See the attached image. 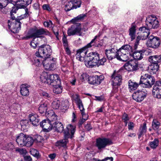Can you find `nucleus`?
<instances>
[{
    "label": "nucleus",
    "instance_id": "obj_28",
    "mask_svg": "<svg viewBox=\"0 0 161 161\" xmlns=\"http://www.w3.org/2000/svg\"><path fill=\"white\" fill-rule=\"evenodd\" d=\"M32 0H17V2L21 8H25L31 4Z\"/></svg>",
    "mask_w": 161,
    "mask_h": 161
},
{
    "label": "nucleus",
    "instance_id": "obj_61",
    "mask_svg": "<svg viewBox=\"0 0 161 161\" xmlns=\"http://www.w3.org/2000/svg\"><path fill=\"white\" fill-rule=\"evenodd\" d=\"M42 96L45 98H50L51 97V94H48L46 92H43L42 93Z\"/></svg>",
    "mask_w": 161,
    "mask_h": 161
},
{
    "label": "nucleus",
    "instance_id": "obj_3",
    "mask_svg": "<svg viewBox=\"0 0 161 161\" xmlns=\"http://www.w3.org/2000/svg\"><path fill=\"white\" fill-rule=\"evenodd\" d=\"M40 78L42 82L48 85H54L56 83L59 84L60 82V80L57 74H50L43 72Z\"/></svg>",
    "mask_w": 161,
    "mask_h": 161
},
{
    "label": "nucleus",
    "instance_id": "obj_57",
    "mask_svg": "<svg viewBox=\"0 0 161 161\" xmlns=\"http://www.w3.org/2000/svg\"><path fill=\"white\" fill-rule=\"evenodd\" d=\"M55 67V64L53 62V61L52 60V62H51L49 65V66L47 69H46L49 70H52L54 69Z\"/></svg>",
    "mask_w": 161,
    "mask_h": 161
},
{
    "label": "nucleus",
    "instance_id": "obj_38",
    "mask_svg": "<svg viewBox=\"0 0 161 161\" xmlns=\"http://www.w3.org/2000/svg\"><path fill=\"white\" fill-rule=\"evenodd\" d=\"M136 32V27L135 26H132L129 29V34L131 41H133L135 38Z\"/></svg>",
    "mask_w": 161,
    "mask_h": 161
},
{
    "label": "nucleus",
    "instance_id": "obj_16",
    "mask_svg": "<svg viewBox=\"0 0 161 161\" xmlns=\"http://www.w3.org/2000/svg\"><path fill=\"white\" fill-rule=\"evenodd\" d=\"M21 23L20 22V20L18 19H16L14 22L12 23L10 25H8L9 28H10L12 29V31L14 33H18L21 28Z\"/></svg>",
    "mask_w": 161,
    "mask_h": 161
},
{
    "label": "nucleus",
    "instance_id": "obj_44",
    "mask_svg": "<svg viewBox=\"0 0 161 161\" xmlns=\"http://www.w3.org/2000/svg\"><path fill=\"white\" fill-rule=\"evenodd\" d=\"M20 123L21 128L24 130L26 129L29 126L28 121L27 120H22Z\"/></svg>",
    "mask_w": 161,
    "mask_h": 161
},
{
    "label": "nucleus",
    "instance_id": "obj_4",
    "mask_svg": "<svg viewBox=\"0 0 161 161\" xmlns=\"http://www.w3.org/2000/svg\"><path fill=\"white\" fill-rule=\"evenodd\" d=\"M97 37V36H95L94 38L86 45L77 50L76 54V58L78 60L81 62H83L84 60V57L87 53V49L92 47L93 46L95 45Z\"/></svg>",
    "mask_w": 161,
    "mask_h": 161
},
{
    "label": "nucleus",
    "instance_id": "obj_14",
    "mask_svg": "<svg viewBox=\"0 0 161 161\" xmlns=\"http://www.w3.org/2000/svg\"><path fill=\"white\" fill-rule=\"evenodd\" d=\"M152 94L154 97L161 98V82L157 81L153 86Z\"/></svg>",
    "mask_w": 161,
    "mask_h": 161
},
{
    "label": "nucleus",
    "instance_id": "obj_9",
    "mask_svg": "<svg viewBox=\"0 0 161 161\" xmlns=\"http://www.w3.org/2000/svg\"><path fill=\"white\" fill-rule=\"evenodd\" d=\"M160 43V40L158 37L151 35L148 37L146 44L149 47L156 49L159 46Z\"/></svg>",
    "mask_w": 161,
    "mask_h": 161
},
{
    "label": "nucleus",
    "instance_id": "obj_41",
    "mask_svg": "<svg viewBox=\"0 0 161 161\" xmlns=\"http://www.w3.org/2000/svg\"><path fill=\"white\" fill-rule=\"evenodd\" d=\"M69 101L67 100H63L61 103L60 108L63 109H66L69 107Z\"/></svg>",
    "mask_w": 161,
    "mask_h": 161
},
{
    "label": "nucleus",
    "instance_id": "obj_21",
    "mask_svg": "<svg viewBox=\"0 0 161 161\" xmlns=\"http://www.w3.org/2000/svg\"><path fill=\"white\" fill-rule=\"evenodd\" d=\"M133 52L132 47L129 45L126 44L120 48L119 49L118 54L121 53H130Z\"/></svg>",
    "mask_w": 161,
    "mask_h": 161
},
{
    "label": "nucleus",
    "instance_id": "obj_48",
    "mask_svg": "<svg viewBox=\"0 0 161 161\" xmlns=\"http://www.w3.org/2000/svg\"><path fill=\"white\" fill-rule=\"evenodd\" d=\"M87 14H80L76 18H75L74 19H73L72 20V21L74 23L76 21H78L80 20H81V19H83L86 16Z\"/></svg>",
    "mask_w": 161,
    "mask_h": 161
},
{
    "label": "nucleus",
    "instance_id": "obj_18",
    "mask_svg": "<svg viewBox=\"0 0 161 161\" xmlns=\"http://www.w3.org/2000/svg\"><path fill=\"white\" fill-rule=\"evenodd\" d=\"M81 31L80 28L75 25H72L68 30L67 33L69 36H73L75 35L81 36L82 35Z\"/></svg>",
    "mask_w": 161,
    "mask_h": 161
},
{
    "label": "nucleus",
    "instance_id": "obj_15",
    "mask_svg": "<svg viewBox=\"0 0 161 161\" xmlns=\"http://www.w3.org/2000/svg\"><path fill=\"white\" fill-rule=\"evenodd\" d=\"M126 69L130 71H134L138 70L139 69L137 63L133 61H130L124 65Z\"/></svg>",
    "mask_w": 161,
    "mask_h": 161
},
{
    "label": "nucleus",
    "instance_id": "obj_29",
    "mask_svg": "<svg viewBox=\"0 0 161 161\" xmlns=\"http://www.w3.org/2000/svg\"><path fill=\"white\" fill-rule=\"evenodd\" d=\"M130 55L131 54L130 53H121L118 55L117 59L123 61H126L129 59Z\"/></svg>",
    "mask_w": 161,
    "mask_h": 161
},
{
    "label": "nucleus",
    "instance_id": "obj_49",
    "mask_svg": "<svg viewBox=\"0 0 161 161\" xmlns=\"http://www.w3.org/2000/svg\"><path fill=\"white\" fill-rule=\"evenodd\" d=\"M37 41V38H34L31 42V46L32 47H33V48L34 49L36 48L38 44V43Z\"/></svg>",
    "mask_w": 161,
    "mask_h": 161
},
{
    "label": "nucleus",
    "instance_id": "obj_7",
    "mask_svg": "<svg viewBox=\"0 0 161 161\" xmlns=\"http://www.w3.org/2000/svg\"><path fill=\"white\" fill-rule=\"evenodd\" d=\"M52 50L50 46L48 45H42L38 48V51L36 52V56L42 55V57H49L51 55Z\"/></svg>",
    "mask_w": 161,
    "mask_h": 161
},
{
    "label": "nucleus",
    "instance_id": "obj_36",
    "mask_svg": "<svg viewBox=\"0 0 161 161\" xmlns=\"http://www.w3.org/2000/svg\"><path fill=\"white\" fill-rule=\"evenodd\" d=\"M46 58L43 60L42 59V64L44 67L46 69L48 68L49 65L51 62H52V60L53 58H52L51 60L49 57H45Z\"/></svg>",
    "mask_w": 161,
    "mask_h": 161
},
{
    "label": "nucleus",
    "instance_id": "obj_60",
    "mask_svg": "<svg viewBox=\"0 0 161 161\" xmlns=\"http://www.w3.org/2000/svg\"><path fill=\"white\" fill-rule=\"evenodd\" d=\"M85 129L89 131L92 129V127L91 126L90 123L88 122L85 126Z\"/></svg>",
    "mask_w": 161,
    "mask_h": 161
},
{
    "label": "nucleus",
    "instance_id": "obj_56",
    "mask_svg": "<svg viewBox=\"0 0 161 161\" xmlns=\"http://www.w3.org/2000/svg\"><path fill=\"white\" fill-rule=\"evenodd\" d=\"M42 8L44 10H46L48 12H50L52 8L48 4H45L42 6Z\"/></svg>",
    "mask_w": 161,
    "mask_h": 161
},
{
    "label": "nucleus",
    "instance_id": "obj_27",
    "mask_svg": "<svg viewBox=\"0 0 161 161\" xmlns=\"http://www.w3.org/2000/svg\"><path fill=\"white\" fill-rule=\"evenodd\" d=\"M149 61L153 63H157L161 62V55L150 56L148 58Z\"/></svg>",
    "mask_w": 161,
    "mask_h": 161
},
{
    "label": "nucleus",
    "instance_id": "obj_13",
    "mask_svg": "<svg viewBox=\"0 0 161 161\" xmlns=\"http://www.w3.org/2000/svg\"><path fill=\"white\" fill-rule=\"evenodd\" d=\"M105 53L108 58L109 60H112L115 58L117 59L118 55L119 54V50L114 47L105 50Z\"/></svg>",
    "mask_w": 161,
    "mask_h": 161
},
{
    "label": "nucleus",
    "instance_id": "obj_37",
    "mask_svg": "<svg viewBox=\"0 0 161 161\" xmlns=\"http://www.w3.org/2000/svg\"><path fill=\"white\" fill-rule=\"evenodd\" d=\"M25 138L26 139L25 140V146H27V147L30 146L33 144L34 142L33 138L31 136H29L27 135H26Z\"/></svg>",
    "mask_w": 161,
    "mask_h": 161
},
{
    "label": "nucleus",
    "instance_id": "obj_55",
    "mask_svg": "<svg viewBox=\"0 0 161 161\" xmlns=\"http://www.w3.org/2000/svg\"><path fill=\"white\" fill-rule=\"evenodd\" d=\"M62 41L64 47L68 46V41L66 37L64 34H63V36L62 38Z\"/></svg>",
    "mask_w": 161,
    "mask_h": 161
},
{
    "label": "nucleus",
    "instance_id": "obj_17",
    "mask_svg": "<svg viewBox=\"0 0 161 161\" xmlns=\"http://www.w3.org/2000/svg\"><path fill=\"white\" fill-rule=\"evenodd\" d=\"M40 124L45 131L49 132L53 129V123H51L48 119L43 120Z\"/></svg>",
    "mask_w": 161,
    "mask_h": 161
},
{
    "label": "nucleus",
    "instance_id": "obj_25",
    "mask_svg": "<svg viewBox=\"0 0 161 161\" xmlns=\"http://www.w3.org/2000/svg\"><path fill=\"white\" fill-rule=\"evenodd\" d=\"M30 86L27 84L22 85L20 86V93L24 96H27L29 94V88Z\"/></svg>",
    "mask_w": 161,
    "mask_h": 161
},
{
    "label": "nucleus",
    "instance_id": "obj_52",
    "mask_svg": "<svg viewBox=\"0 0 161 161\" xmlns=\"http://www.w3.org/2000/svg\"><path fill=\"white\" fill-rule=\"evenodd\" d=\"M139 30L140 32V33H144L147 32L150 33L149 29L145 26L140 27Z\"/></svg>",
    "mask_w": 161,
    "mask_h": 161
},
{
    "label": "nucleus",
    "instance_id": "obj_20",
    "mask_svg": "<svg viewBox=\"0 0 161 161\" xmlns=\"http://www.w3.org/2000/svg\"><path fill=\"white\" fill-rule=\"evenodd\" d=\"M26 135L20 133L16 137V142L18 145L20 147H23L25 145Z\"/></svg>",
    "mask_w": 161,
    "mask_h": 161
},
{
    "label": "nucleus",
    "instance_id": "obj_32",
    "mask_svg": "<svg viewBox=\"0 0 161 161\" xmlns=\"http://www.w3.org/2000/svg\"><path fill=\"white\" fill-rule=\"evenodd\" d=\"M61 81L59 83H56L54 85H52L54 87L53 89V93L56 94H58L62 92V88L61 86L60 85Z\"/></svg>",
    "mask_w": 161,
    "mask_h": 161
},
{
    "label": "nucleus",
    "instance_id": "obj_45",
    "mask_svg": "<svg viewBox=\"0 0 161 161\" xmlns=\"http://www.w3.org/2000/svg\"><path fill=\"white\" fill-rule=\"evenodd\" d=\"M159 141L157 139H155L154 140L150 143V145L151 148L155 149L158 145Z\"/></svg>",
    "mask_w": 161,
    "mask_h": 161
},
{
    "label": "nucleus",
    "instance_id": "obj_8",
    "mask_svg": "<svg viewBox=\"0 0 161 161\" xmlns=\"http://www.w3.org/2000/svg\"><path fill=\"white\" fill-rule=\"evenodd\" d=\"M49 32L43 28L38 29L36 28L31 29L28 33L29 37L36 38L40 37V36L42 34L48 35Z\"/></svg>",
    "mask_w": 161,
    "mask_h": 161
},
{
    "label": "nucleus",
    "instance_id": "obj_6",
    "mask_svg": "<svg viewBox=\"0 0 161 161\" xmlns=\"http://www.w3.org/2000/svg\"><path fill=\"white\" fill-rule=\"evenodd\" d=\"M155 80L151 75L147 74L142 75L140 78V84H144L145 88H151L155 82Z\"/></svg>",
    "mask_w": 161,
    "mask_h": 161
},
{
    "label": "nucleus",
    "instance_id": "obj_11",
    "mask_svg": "<svg viewBox=\"0 0 161 161\" xmlns=\"http://www.w3.org/2000/svg\"><path fill=\"white\" fill-rule=\"evenodd\" d=\"M112 144V140L109 139L105 138L97 139L96 141V146L98 150L105 148L108 145Z\"/></svg>",
    "mask_w": 161,
    "mask_h": 161
},
{
    "label": "nucleus",
    "instance_id": "obj_19",
    "mask_svg": "<svg viewBox=\"0 0 161 161\" xmlns=\"http://www.w3.org/2000/svg\"><path fill=\"white\" fill-rule=\"evenodd\" d=\"M103 79V76L102 75L100 76L96 75L92 77H90L88 81L91 84L99 85L100 84Z\"/></svg>",
    "mask_w": 161,
    "mask_h": 161
},
{
    "label": "nucleus",
    "instance_id": "obj_53",
    "mask_svg": "<svg viewBox=\"0 0 161 161\" xmlns=\"http://www.w3.org/2000/svg\"><path fill=\"white\" fill-rule=\"evenodd\" d=\"M34 141H36L37 142H40L43 140V137L39 135H36L34 136V138L33 139Z\"/></svg>",
    "mask_w": 161,
    "mask_h": 161
},
{
    "label": "nucleus",
    "instance_id": "obj_58",
    "mask_svg": "<svg viewBox=\"0 0 161 161\" xmlns=\"http://www.w3.org/2000/svg\"><path fill=\"white\" fill-rule=\"evenodd\" d=\"M43 24L45 27L51 28L52 27L53 23L51 21L49 20L48 21L44 22Z\"/></svg>",
    "mask_w": 161,
    "mask_h": 161
},
{
    "label": "nucleus",
    "instance_id": "obj_26",
    "mask_svg": "<svg viewBox=\"0 0 161 161\" xmlns=\"http://www.w3.org/2000/svg\"><path fill=\"white\" fill-rule=\"evenodd\" d=\"M29 118L30 122L34 126H36L39 124V120L37 115L36 114H31L29 115Z\"/></svg>",
    "mask_w": 161,
    "mask_h": 161
},
{
    "label": "nucleus",
    "instance_id": "obj_39",
    "mask_svg": "<svg viewBox=\"0 0 161 161\" xmlns=\"http://www.w3.org/2000/svg\"><path fill=\"white\" fill-rule=\"evenodd\" d=\"M89 78V76L86 73H83L81 75L80 77L78 83V85H79L81 83L84 82L88 80Z\"/></svg>",
    "mask_w": 161,
    "mask_h": 161
},
{
    "label": "nucleus",
    "instance_id": "obj_31",
    "mask_svg": "<svg viewBox=\"0 0 161 161\" xmlns=\"http://www.w3.org/2000/svg\"><path fill=\"white\" fill-rule=\"evenodd\" d=\"M129 89L130 92L136 90L139 84L136 82H133L131 80L128 81Z\"/></svg>",
    "mask_w": 161,
    "mask_h": 161
},
{
    "label": "nucleus",
    "instance_id": "obj_12",
    "mask_svg": "<svg viewBox=\"0 0 161 161\" xmlns=\"http://www.w3.org/2000/svg\"><path fill=\"white\" fill-rule=\"evenodd\" d=\"M147 93V91L145 89L137 91L133 93V98L137 102H141L146 97Z\"/></svg>",
    "mask_w": 161,
    "mask_h": 161
},
{
    "label": "nucleus",
    "instance_id": "obj_40",
    "mask_svg": "<svg viewBox=\"0 0 161 161\" xmlns=\"http://www.w3.org/2000/svg\"><path fill=\"white\" fill-rule=\"evenodd\" d=\"M76 103L78 108L80 109L82 116H83L84 115H85V109L84 108L83 104L82 103V100H81L79 101L78 102Z\"/></svg>",
    "mask_w": 161,
    "mask_h": 161
},
{
    "label": "nucleus",
    "instance_id": "obj_50",
    "mask_svg": "<svg viewBox=\"0 0 161 161\" xmlns=\"http://www.w3.org/2000/svg\"><path fill=\"white\" fill-rule=\"evenodd\" d=\"M30 152L31 155L36 158H38L39 157V152L36 149L32 148L31 149Z\"/></svg>",
    "mask_w": 161,
    "mask_h": 161
},
{
    "label": "nucleus",
    "instance_id": "obj_64",
    "mask_svg": "<svg viewBox=\"0 0 161 161\" xmlns=\"http://www.w3.org/2000/svg\"><path fill=\"white\" fill-rule=\"evenodd\" d=\"M122 119L124 121L129 120V118L128 117V115L125 113H124L122 116Z\"/></svg>",
    "mask_w": 161,
    "mask_h": 161
},
{
    "label": "nucleus",
    "instance_id": "obj_54",
    "mask_svg": "<svg viewBox=\"0 0 161 161\" xmlns=\"http://www.w3.org/2000/svg\"><path fill=\"white\" fill-rule=\"evenodd\" d=\"M73 9H74V8L71 3H70V2L65 6L64 9L66 11H69Z\"/></svg>",
    "mask_w": 161,
    "mask_h": 161
},
{
    "label": "nucleus",
    "instance_id": "obj_22",
    "mask_svg": "<svg viewBox=\"0 0 161 161\" xmlns=\"http://www.w3.org/2000/svg\"><path fill=\"white\" fill-rule=\"evenodd\" d=\"M145 52V51L144 50L139 51H135L134 52L133 51V53H132L131 55L135 59L139 60L143 58Z\"/></svg>",
    "mask_w": 161,
    "mask_h": 161
},
{
    "label": "nucleus",
    "instance_id": "obj_30",
    "mask_svg": "<svg viewBox=\"0 0 161 161\" xmlns=\"http://www.w3.org/2000/svg\"><path fill=\"white\" fill-rule=\"evenodd\" d=\"M148 69L152 74H155L158 70L159 66L157 63H153L149 65L148 67Z\"/></svg>",
    "mask_w": 161,
    "mask_h": 161
},
{
    "label": "nucleus",
    "instance_id": "obj_24",
    "mask_svg": "<svg viewBox=\"0 0 161 161\" xmlns=\"http://www.w3.org/2000/svg\"><path fill=\"white\" fill-rule=\"evenodd\" d=\"M53 128H55V130L58 132H62L63 131L64 133V130L65 129H64L63 124L58 121L53 123Z\"/></svg>",
    "mask_w": 161,
    "mask_h": 161
},
{
    "label": "nucleus",
    "instance_id": "obj_34",
    "mask_svg": "<svg viewBox=\"0 0 161 161\" xmlns=\"http://www.w3.org/2000/svg\"><path fill=\"white\" fill-rule=\"evenodd\" d=\"M36 56V57L34 58L33 60H32V62L36 66H39L42 64V61L43 58L42 57V55Z\"/></svg>",
    "mask_w": 161,
    "mask_h": 161
},
{
    "label": "nucleus",
    "instance_id": "obj_51",
    "mask_svg": "<svg viewBox=\"0 0 161 161\" xmlns=\"http://www.w3.org/2000/svg\"><path fill=\"white\" fill-rule=\"evenodd\" d=\"M60 102L58 100H56L54 101L53 103V106L54 108L57 109L60 106Z\"/></svg>",
    "mask_w": 161,
    "mask_h": 161
},
{
    "label": "nucleus",
    "instance_id": "obj_5",
    "mask_svg": "<svg viewBox=\"0 0 161 161\" xmlns=\"http://www.w3.org/2000/svg\"><path fill=\"white\" fill-rule=\"evenodd\" d=\"M111 80L113 86V90L115 92L118 91L119 86L120 85L122 77L121 71L115 70L111 76Z\"/></svg>",
    "mask_w": 161,
    "mask_h": 161
},
{
    "label": "nucleus",
    "instance_id": "obj_47",
    "mask_svg": "<svg viewBox=\"0 0 161 161\" xmlns=\"http://www.w3.org/2000/svg\"><path fill=\"white\" fill-rule=\"evenodd\" d=\"M160 123L158 120L156 119L153 120L152 123V126L153 129L154 130H157L158 129L159 127Z\"/></svg>",
    "mask_w": 161,
    "mask_h": 161
},
{
    "label": "nucleus",
    "instance_id": "obj_1",
    "mask_svg": "<svg viewBox=\"0 0 161 161\" xmlns=\"http://www.w3.org/2000/svg\"><path fill=\"white\" fill-rule=\"evenodd\" d=\"M87 56L88 59L87 61H85V65L88 68H92L95 66L103 65L107 61L106 58L104 57L100 58L99 54L96 52L90 53L88 54Z\"/></svg>",
    "mask_w": 161,
    "mask_h": 161
},
{
    "label": "nucleus",
    "instance_id": "obj_42",
    "mask_svg": "<svg viewBox=\"0 0 161 161\" xmlns=\"http://www.w3.org/2000/svg\"><path fill=\"white\" fill-rule=\"evenodd\" d=\"M70 3H71L74 9L80 8L81 4V2L80 0H74L71 1Z\"/></svg>",
    "mask_w": 161,
    "mask_h": 161
},
{
    "label": "nucleus",
    "instance_id": "obj_59",
    "mask_svg": "<svg viewBox=\"0 0 161 161\" xmlns=\"http://www.w3.org/2000/svg\"><path fill=\"white\" fill-rule=\"evenodd\" d=\"M73 98L74 100L75 101V103L81 100L79 95L77 94L73 95Z\"/></svg>",
    "mask_w": 161,
    "mask_h": 161
},
{
    "label": "nucleus",
    "instance_id": "obj_2",
    "mask_svg": "<svg viewBox=\"0 0 161 161\" xmlns=\"http://www.w3.org/2000/svg\"><path fill=\"white\" fill-rule=\"evenodd\" d=\"M76 127L75 125H69L67 126L64 130V138L61 140L57 142L56 145L64 147L66 146L68 142V138H72L74 136V134L75 131Z\"/></svg>",
    "mask_w": 161,
    "mask_h": 161
},
{
    "label": "nucleus",
    "instance_id": "obj_63",
    "mask_svg": "<svg viewBox=\"0 0 161 161\" xmlns=\"http://www.w3.org/2000/svg\"><path fill=\"white\" fill-rule=\"evenodd\" d=\"M134 126V124L133 122H130L128 124V128L129 130H132Z\"/></svg>",
    "mask_w": 161,
    "mask_h": 161
},
{
    "label": "nucleus",
    "instance_id": "obj_43",
    "mask_svg": "<svg viewBox=\"0 0 161 161\" xmlns=\"http://www.w3.org/2000/svg\"><path fill=\"white\" fill-rule=\"evenodd\" d=\"M149 34L150 33L147 32L144 33H140L136 38L139 40H145L147 38Z\"/></svg>",
    "mask_w": 161,
    "mask_h": 161
},
{
    "label": "nucleus",
    "instance_id": "obj_10",
    "mask_svg": "<svg viewBox=\"0 0 161 161\" xmlns=\"http://www.w3.org/2000/svg\"><path fill=\"white\" fill-rule=\"evenodd\" d=\"M147 26L149 28L155 29L158 28L159 25L158 20L156 17L153 15L148 16L146 20Z\"/></svg>",
    "mask_w": 161,
    "mask_h": 161
},
{
    "label": "nucleus",
    "instance_id": "obj_62",
    "mask_svg": "<svg viewBox=\"0 0 161 161\" xmlns=\"http://www.w3.org/2000/svg\"><path fill=\"white\" fill-rule=\"evenodd\" d=\"M113 158L112 157H107L102 160H98L97 161H113Z\"/></svg>",
    "mask_w": 161,
    "mask_h": 161
},
{
    "label": "nucleus",
    "instance_id": "obj_33",
    "mask_svg": "<svg viewBox=\"0 0 161 161\" xmlns=\"http://www.w3.org/2000/svg\"><path fill=\"white\" fill-rule=\"evenodd\" d=\"M8 3L12 4L14 5L15 2L12 0H0V9H3Z\"/></svg>",
    "mask_w": 161,
    "mask_h": 161
},
{
    "label": "nucleus",
    "instance_id": "obj_35",
    "mask_svg": "<svg viewBox=\"0 0 161 161\" xmlns=\"http://www.w3.org/2000/svg\"><path fill=\"white\" fill-rule=\"evenodd\" d=\"M39 111L40 113L42 114H45L46 115L47 110V104L46 103H41L39 107Z\"/></svg>",
    "mask_w": 161,
    "mask_h": 161
},
{
    "label": "nucleus",
    "instance_id": "obj_23",
    "mask_svg": "<svg viewBox=\"0 0 161 161\" xmlns=\"http://www.w3.org/2000/svg\"><path fill=\"white\" fill-rule=\"evenodd\" d=\"M46 116L47 119L50 121L51 123H54L56 121L58 117L53 110H49L46 113Z\"/></svg>",
    "mask_w": 161,
    "mask_h": 161
},
{
    "label": "nucleus",
    "instance_id": "obj_46",
    "mask_svg": "<svg viewBox=\"0 0 161 161\" xmlns=\"http://www.w3.org/2000/svg\"><path fill=\"white\" fill-rule=\"evenodd\" d=\"M25 14H24L21 15L18 18L19 20L28 17L30 15V14L31 13L29 11L27 8H26L25 9Z\"/></svg>",
    "mask_w": 161,
    "mask_h": 161
}]
</instances>
